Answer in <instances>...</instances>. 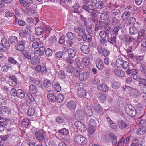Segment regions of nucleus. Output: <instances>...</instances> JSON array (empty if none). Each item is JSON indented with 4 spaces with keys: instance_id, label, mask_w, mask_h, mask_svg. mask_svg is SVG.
<instances>
[{
    "instance_id": "1",
    "label": "nucleus",
    "mask_w": 146,
    "mask_h": 146,
    "mask_svg": "<svg viewBox=\"0 0 146 146\" xmlns=\"http://www.w3.org/2000/svg\"><path fill=\"white\" fill-rule=\"evenodd\" d=\"M81 71L80 68L77 67L75 68L74 75L75 77L78 78L80 81H85L89 77L90 71H85L81 73Z\"/></svg>"
},
{
    "instance_id": "2",
    "label": "nucleus",
    "mask_w": 146,
    "mask_h": 146,
    "mask_svg": "<svg viewBox=\"0 0 146 146\" xmlns=\"http://www.w3.org/2000/svg\"><path fill=\"white\" fill-rule=\"evenodd\" d=\"M125 111L127 115L131 116H134L137 112L134 107L131 105H127L125 107Z\"/></svg>"
},
{
    "instance_id": "3",
    "label": "nucleus",
    "mask_w": 146,
    "mask_h": 146,
    "mask_svg": "<svg viewBox=\"0 0 146 146\" xmlns=\"http://www.w3.org/2000/svg\"><path fill=\"white\" fill-rule=\"evenodd\" d=\"M74 140L77 143L82 145H86L87 144V139L83 136L79 135H76L74 137Z\"/></svg>"
},
{
    "instance_id": "4",
    "label": "nucleus",
    "mask_w": 146,
    "mask_h": 146,
    "mask_svg": "<svg viewBox=\"0 0 146 146\" xmlns=\"http://www.w3.org/2000/svg\"><path fill=\"white\" fill-rule=\"evenodd\" d=\"M125 90L126 91L128 92V93L130 96L134 97L138 96L139 94L137 91L129 86H126Z\"/></svg>"
},
{
    "instance_id": "5",
    "label": "nucleus",
    "mask_w": 146,
    "mask_h": 146,
    "mask_svg": "<svg viewBox=\"0 0 146 146\" xmlns=\"http://www.w3.org/2000/svg\"><path fill=\"white\" fill-rule=\"evenodd\" d=\"M74 125L76 128L80 131L84 132L86 131V128L85 125L81 122L79 121H76Z\"/></svg>"
},
{
    "instance_id": "6",
    "label": "nucleus",
    "mask_w": 146,
    "mask_h": 146,
    "mask_svg": "<svg viewBox=\"0 0 146 146\" xmlns=\"http://www.w3.org/2000/svg\"><path fill=\"white\" fill-rule=\"evenodd\" d=\"M103 5V3L102 1L97 3L96 0H94L93 1H92V7H93L92 8V9L95 8L100 9L102 8Z\"/></svg>"
},
{
    "instance_id": "7",
    "label": "nucleus",
    "mask_w": 146,
    "mask_h": 146,
    "mask_svg": "<svg viewBox=\"0 0 146 146\" xmlns=\"http://www.w3.org/2000/svg\"><path fill=\"white\" fill-rule=\"evenodd\" d=\"M77 93L78 96L82 98H85L86 95V92L83 88H79L78 89Z\"/></svg>"
},
{
    "instance_id": "8",
    "label": "nucleus",
    "mask_w": 146,
    "mask_h": 146,
    "mask_svg": "<svg viewBox=\"0 0 146 146\" xmlns=\"http://www.w3.org/2000/svg\"><path fill=\"white\" fill-rule=\"evenodd\" d=\"M35 135L37 139L39 142H42L45 139L43 133L40 131H36L35 133Z\"/></svg>"
},
{
    "instance_id": "9",
    "label": "nucleus",
    "mask_w": 146,
    "mask_h": 146,
    "mask_svg": "<svg viewBox=\"0 0 146 146\" xmlns=\"http://www.w3.org/2000/svg\"><path fill=\"white\" fill-rule=\"evenodd\" d=\"M76 103L73 101H70L68 102L67 104V108L72 111H74L76 107Z\"/></svg>"
},
{
    "instance_id": "10",
    "label": "nucleus",
    "mask_w": 146,
    "mask_h": 146,
    "mask_svg": "<svg viewBox=\"0 0 146 146\" xmlns=\"http://www.w3.org/2000/svg\"><path fill=\"white\" fill-rule=\"evenodd\" d=\"M42 44V42L39 38H36L35 41L33 43L32 47L35 49H36L39 48V46Z\"/></svg>"
},
{
    "instance_id": "11",
    "label": "nucleus",
    "mask_w": 146,
    "mask_h": 146,
    "mask_svg": "<svg viewBox=\"0 0 146 146\" xmlns=\"http://www.w3.org/2000/svg\"><path fill=\"white\" fill-rule=\"evenodd\" d=\"M29 91L30 93L32 94H35L38 92V90L35 86L31 84L30 85L29 88Z\"/></svg>"
},
{
    "instance_id": "12",
    "label": "nucleus",
    "mask_w": 146,
    "mask_h": 146,
    "mask_svg": "<svg viewBox=\"0 0 146 146\" xmlns=\"http://www.w3.org/2000/svg\"><path fill=\"white\" fill-rule=\"evenodd\" d=\"M64 53L62 51H59L57 52L54 54V59L57 61L60 60L63 57Z\"/></svg>"
},
{
    "instance_id": "13",
    "label": "nucleus",
    "mask_w": 146,
    "mask_h": 146,
    "mask_svg": "<svg viewBox=\"0 0 146 146\" xmlns=\"http://www.w3.org/2000/svg\"><path fill=\"white\" fill-rule=\"evenodd\" d=\"M22 124L23 127L26 128L30 125L31 123L29 119L27 117H25L22 120Z\"/></svg>"
},
{
    "instance_id": "14",
    "label": "nucleus",
    "mask_w": 146,
    "mask_h": 146,
    "mask_svg": "<svg viewBox=\"0 0 146 146\" xmlns=\"http://www.w3.org/2000/svg\"><path fill=\"white\" fill-rule=\"evenodd\" d=\"M8 41L9 43L13 45H15L18 42L17 37L15 36L10 37L9 38Z\"/></svg>"
},
{
    "instance_id": "15",
    "label": "nucleus",
    "mask_w": 146,
    "mask_h": 146,
    "mask_svg": "<svg viewBox=\"0 0 146 146\" xmlns=\"http://www.w3.org/2000/svg\"><path fill=\"white\" fill-rule=\"evenodd\" d=\"M128 126L129 124L123 120H121L118 122V126L120 129H125L128 127Z\"/></svg>"
},
{
    "instance_id": "16",
    "label": "nucleus",
    "mask_w": 146,
    "mask_h": 146,
    "mask_svg": "<svg viewBox=\"0 0 146 146\" xmlns=\"http://www.w3.org/2000/svg\"><path fill=\"white\" fill-rule=\"evenodd\" d=\"M96 66L98 68L101 70L104 68V64L103 61L101 59H98L96 63Z\"/></svg>"
},
{
    "instance_id": "17",
    "label": "nucleus",
    "mask_w": 146,
    "mask_h": 146,
    "mask_svg": "<svg viewBox=\"0 0 146 146\" xmlns=\"http://www.w3.org/2000/svg\"><path fill=\"white\" fill-rule=\"evenodd\" d=\"M98 89L103 92H106L108 90V86L105 84H101L97 87Z\"/></svg>"
},
{
    "instance_id": "18",
    "label": "nucleus",
    "mask_w": 146,
    "mask_h": 146,
    "mask_svg": "<svg viewBox=\"0 0 146 146\" xmlns=\"http://www.w3.org/2000/svg\"><path fill=\"white\" fill-rule=\"evenodd\" d=\"M20 2L21 5L27 7L32 3V1L31 0H20Z\"/></svg>"
},
{
    "instance_id": "19",
    "label": "nucleus",
    "mask_w": 146,
    "mask_h": 146,
    "mask_svg": "<svg viewBox=\"0 0 146 146\" xmlns=\"http://www.w3.org/2000/svg\"><path fill=\"white\" fill-rule=\"evenodd\" d=\"M114 73L117 76L123 77L125 75V72L117 69H115L113 70Z\"/></svg>"
},
{
    "instance_id": "20",
    "label": "nucleus",
    "mask_w": 146,
    "mask_h": 146,
    "mask_svg": "<svg viewBox=\"0 0 146 146\" xmlns=\"http://www.w3.org/2000/svg\"><path fill=\"white\" fill-rule=\"evenodd\" d=\"M81 51L86 54H88L90 51V49L88 46L86 45H82L80 48Z\"/></svg>"
},
{
    "instance_id": "21",
    "label": "nucleus",
    "mask_w": 146,
    "mask_h": 146,
    "mask_svg": "<svg viewBox=\"0 0 146 146\" xmlns=\"http://www.w3.org/2000/svg\"><path fill=\"white\" fill-rule=\"evenodd\" d=\"M136 133L139 135H143L146 133L145 127H141L136 131Z\"/></svg>"
},
{
    "instance_id": "22",
    "label": "nucleus",
    "mask_w": 146,
    "mask_h": 146,
    "mask_svg": "<svg viewBox=\"0 0 146 146\" xmlns=\"http://www.w3.org/2000/svg\"><path fill=\"white\" fill-rule=\"evenodd\" d=\"M82 63L85 66H89L91 64L90 59L87 57H85L82 59Z\"/></svg>"
},
{
    "instance_id": "23",
    "label": "nucleus",
    "mask_w": 146,
    "mask_h": 146,
    "mask_svg": "<svg viewBox=\"0 0 146 146\" xmlns=\"http://www.w3.org/2000/svg\"><path fill=\"white\" fill-rule=\"evenodd\" d=\"M30 62L32 64L35 65L40 63V59L39 58L34 57L31 59Z\"/></svg>"
},
{
    "instance_id": "24",
    "label": "nucleus",
    "mask_w": 146,
    "mask_h": 146,
    "mask_svg": "<svg viewBox=\"0 0 146 146\" xmlns=\"http://www.w3.org/2000/svg\"><path fill=\"white\" fill-rule=\"evenodd\" d=\"M35 33L36 35H40L44 33V31L42 28L37 27L35 29Z\"/></svg>"
},
{
    "instance_id": "25",
    "label": "nucleus",
    "mask_w": 146,
    "mask_h": 146,
    "mask_svg": "<svg viewBox=\"0 0 146 146\" xmlns=\"http://www.w3.org/2000/svg\"><path fill=\"white\" fill-rule=\"evenodd\" d=\"M16 96L20 99L23 98L25 96L24 92L22 89H18L17 90V93Z\"/></svg>"
},
{
    "instance_id": "26",
    "label": "nucleus",
    "mask_w": 146,
    "mask_h": 146,
    "mask_svg": "<svg viewBox=\"0 0 146 146\" xmlns=\"http://www.w3.org/2000/svg\"><path fill=\"white\" fill-rule=\"evenodd\" d=\"M59 133L63 136L65 137L69 134V131L66 128H64L60 130Z\"/></svg>"
},
{
    "instance_id": "27",
    "label": "nucleus",
    "mask_w": 146,
    "mask_h": 146,
    "mask_svg": "<svg viewBox=\"0 0 146 146\" xmlns=\"http://www.w3.org/2000/svg\"><path fill=\"white\" fill-rule=\"evenodd\" d=\"M3 52H6L9 47V43L7 41H5L3 43L2 42Z\"/></svg>"
},
{
    "instance_id": "28",
    "label": "nucleus",
    "mask_w": 146,
    "mask_h": 146,
    "mask_svg": "<svg viewBox=\"0 0 146 146\" xmlns=\"http://www.w3.org/2000/svg\"><path fill=\"white\" fill-rule=\"evenodd\" d=\"M48 99L52 102H54L56 100V97L55 95L52 93H49L47 95Z\"/></svg>"
},
{
    "instance_id": "29",
    "label": "nucleus",
    "mask_w": 146,
    "mask_h": 146,
    "mask_svg": "<svg viewBox=\"0 0 146 146\" xmlns=\"http://www.w3.org/2000/svg\"><path fill=\"white\" fill-rule=\"evenodd\" d=\"M126 72L128 74H131L132 76L135 75H137L138 73V71L135 69H133L131 70L128 69L127 70Z\"/></svg>"
},
{
    "instance_id": "30",
    "label": "nucleus",
    "mask_w": 146,
    "mask_h": 146,
    "mask_svg": "<svg viewBox=\"0 0 146 146\" xmlns=\"http://www.w3.org/2000/svg\"><path fill=\"white\" fill-rule=\"evenodd\" d=\"M74 30L76 33L79 34L84 33L85 31L84 27H81L78 26L75 27Z\"/></svg>"
},
{
    "instance_id": "31",
    "label": "nucleus",
    "mask_w": 146,
    "mask_h": 146,
    "mask_svg": "<svg viewBox=\"0 0 146 146\" xmlns=\"http://www.w3.org/2000/svg\"><path fill=\"white\" fill-rule=\"evenodd\" d=\"M139 37H142L143 39H146V32L144 29H141L138 33Z\"/></svg>"
},
{
    "instance_id": "32",
    "label": "nucleus",
    "mask_w": 146,
    "mask_h": 146,
    "mask_svg": "<svg viewBox=\"0 0 146 146\" xmlns=\"http://www.w3.org/2000/svg\"><path fill=\"white\" fill-rule=\"evenodd\" d=\"M110 137L113 144H115L117 141L116 136L113 134H111L110 135Z\"/></svg>"
},
{
    "instance_id": "33",
    "label": "nucleus",
    "mask_w": 146,
    "mask_h": 146,
    "mask_svg": "<svg viewBox=\"0 0 146 146\" xmlns=\"http://www.w3.org/2000/svg\"><path fill=\"white\" fill-rule=\"evenodd\" d=\"M116 36H114L113 37H111L110 39L108 36L107 39L108 42L113 45H115L116 44Z\"/></svg>"
},
{
    "instance_id": "34",
    "label": "nucleus",
    "mask_w": 146,
    "mask_h": 146,
    "mask_svg": "<svg viewBox=\"0 0 146 146\" xmlns=\"http://www.w3.org/2000/svg\"><path fill=\"white\" fill-rule=\"evenodd\" d=\"M66 70L67 72L72 73L74 70V66L72 65L68 64L66 67Z\"/></svg>"
},
{
    "instance_id": "35",
    "label": "nucleus",
    "mask_w": 146,
    "mask_h": 146,
    "mask_svg": "<svg viewBox=\"0 0 146 146\" xmlns=\"http://www.w3.org/2000/svg\"><path fill=\"white\" fill-rule=\"evenodd\" d=\"M68 54L69 56L71 58L74 57L76 55L75 51L74 50L69 48L68 50Z\"/></svg>"
},
{
    "instance_id": "36",
    "label": "nucleus",
    "mask_w": 146,
    "mask_h": 146,
    "mask_svg": "<svg viewBox=\"0 0 146 146\" xmlns=\"http://www.w3.org/2000/svg\"><path fill=\"white\" fill-rule=\"evenodd\" d=\"M80 16L81 19L82 21L84 22V24L85 26H86L87 27H89V25H91L90 22L91 21V18H89L88 19V21L90 23V24H89V23H88L87 22H86V19L82 15H81Z\"/></svg>"
},
{
    "instance_id": "37",
    "label": "nucleus",
    "mask_w": 146,
    "mask_h": 146,
    "mask_svg": "<svg viewBox=\"0 0 146 146\" xmlns=\"http://www.w3.org/2000/svg\"><path fill=\"white\" fill-rule=\"evenodd\" d=\"M64 96L62 94H59L57 96L56 99L58 102H61L63 100Z\"/></svg>"
},
{
    "instance_id": "38",
    "label": "nucleus",
    "mask_w": 146,
    "mask_h": 146,
    "mask_svg": "<svg viewBox=\"0 0 146 146\" xmlns=\"http://www.w3.org/2000/svg\"><path fill=\"white\" fill-rule=\"evenodd\" d=\"M35 112V110L34 108H30L28 110L27 113L29 116H32L34 115Z\"/></svg>"
},
{
    "instance_id": "39",
    "label": "nucleus",
    "mask_w": 146,
    "mask_h": 146,
    "mask_svg": "<svg viewBox=\"0 0 146 146\" xmlns=\"http://www.w3.org/2000/svg\"><path fill=\"white\" fill-rule=\"evenodd\" d=\"M66 35L68 38L71 40H73L76 38L75 35L71 32H68Z\"/></svg>"
},
{
    "instance_id": "40",
    "label": "nucleus",
    "mask_w": 146,
    "mask_h": 146,
    "mask_svg": "<svg viewBox=\"0 0 146 146\" xmlns=\"http://www.w3.org/2000/svg\"><path fill=\"white\" fill-rule=\"evenodd\" d=\"M138 82L139 86L141 87L146 86V80L141 78Z\"/></svg>"
},
{
    "instance_id": "41",
    "label": "nucleus",
    "mask_w": 146,
    "mask_h": 146,
    "mask_svg": "<svg viewBox=\"0 0 146 146\" xmlns=\"http://www.w3.org/2000/svg\"><path fill=\"white\" fill-rule=\"evenodd\" d=\"M24 12L25 14L28 16H31L34 14L35 10H24Z\"/></svg>"
},
{
    "instance_id": "42",
    "label": "nucleus",
    "mask_w": 146,
    "mask_h": 146,
    "mask_svg": "<svg viewBox=\"0 0 146 146\" xmlns=\"http://www.w3.org/2000/svg\"><path fill=\"white\" fill-rule=\"evenodd\" d=\"M51 85V83L48 80H44L43 81V86L45 87L48 88Z\"/></svg>"
},
{
    "instance_id": "43",
    "label": "nucleus",
    "mask_w": 146,
    "mask_h": 146,
    "mask_svg": "<svg viewBox=\"0 0 146 146\" xmlns=\"http://www.w3.org/2000/svg\"><path fill=\"white\" fill-rule=\"evenodd\" d=\"M53 53L52 50L50 48H47L45 50V54L48 57L52 55Z\"/></svg>"
},
{
    "instance_id": "44",
    "label": "nucleus",
    "mask_w": 146,
    "mask_h": 146,
    "mask_svg": "<svg viewBox=\"0 0 146 146\" xmlns=\"http://www.w3.org/2000/svg\"><path fill=\"white\" fill-rule=\"evenodd\" d=\"M85 111L86 115L89 117L91 116V109L90 106H88L85 109Z\"/></svg>"
},
{
    "instance_id": "45",
    "label": "nucleus",
    "mask_w": 146,
    "mask_h": 146,
    "mask_svg": "<svg viewBox=\"0 0 146 146\" xmlns=\"http://www.w3.org/2000/svg\"><path fill=\"white\" fill-rule=\"evenodd\" d=\"M54 87L55 90L57 92H59L61 90V87L60 84L58 82L54 83Z\"/></svg>"
},
{
    "instance_id": "46",
    "label": "nucleus",
    "mask_w": 146,
    "mask_h": 146,
    "mask_svg": "<svg viewBox=\"0 0 146 146\" xmlns=\"http://www.w3.org/2000/svg\"><path fill=\"white\" fill-rule=\"evenodd\" d=\"M129 33L131 35H134L137 32V29L134 27H131L129 29Z\"/></svg>"
},
{
    "instance_id": "47",
    "label": "nucleus",
    "mask_w": 146,
    "mask_h": 146,
    "mask_svg": "<svg viewBox=\"0 0 146 146\" xmlns=\"http://www.w3.org/2000/svg\"><path fill=\"white\" fill-rule=\"evenodd\" d=\"M120 85V83L119 82L113 81L112 83V87L114 89H117L119 87Z\"/></svg>"
},
{
    "instance_id": "48",
    "label": "nucleus",
    "mask_w": 146,
    "mask_h": 146,
    "mask_svg": "<svg viewBox=\"0 0 146 146\" xmlns=\"http://www.w3.org/2000/svg\"><path fill=\"white\" fill-rule=\"evenodd\" d=\"M139 141L138 139H135L133 141V143H132L131 146H143L142 144H139Z\"/></svg>"
},
{
    "instance_id": "49",
    "label": "nucleus",
    "mask_w": 146,
    "mask_h": 146,
    "mask_svg": "<svg viewBox=\"0 0 146 146\" xmlns=\"http://www.w3.org/2000/svg\"><path fill=\"white\" fill-rule=\"evenodd\" d=\"M30 81L31 82L34 83L36 85H38L39 83V80L36 78L31 77Z\"/></svg>"
},
{
    "instance_id": "50",
    "label": "nucleus",
    "mask_w": 146,
    "mask_h": 146,
    "mask_svg": "<svg viewBox=\"0 0 146 146\" xmlns=\"http://www.w3.org/2000/svg\"><path fill=\"white\" fill-rule=\"evenodd\" d=\"M15 48L19 51H22L25 49V46L19 43L18 44L15 46Z\"/></svg>"
},
{
    "instance_id": "51",
    "label": "nucleus",
    "mask_w": 146,
    "mask_h": 146,
    "mask_svg": "<svg viewBox=\"0 0 146 146\" xmlns=\"http://www.w3.org/2000/svg\"><path fill=\"white\" fill-rule=\"evenodd\" d=\"M7 101V99L5 97L2 96L0 98V105H5Z\"/></svg>"
},
{
    "instance_id": "52",
    "label": "nucleus",
    "mask_w": 146,
    "mask_h": 146,
    "mask_svg": "<svg viewBox=\"0 0 146 146\" xmlns=\"http://www.w3.org/2000/svg\"><path fill=\"white\" fill-rule=\"evenodd\" d=\"M99 35L101 38L105 39L107 35L108 36V33L105 31H101L100 32Z\"/></svg>"
},
{
    "instance_id": "53",
    "label": "nucleus",
    "mask_w": 146,
    "mask_h": 146,
    "mask_svg": "<svg viewBox=\"0 0 146 146\" xmlns=\"http://www.w3.org/2000/svg\"><path fill=\"white\" fill-rule=\"evenodd\" d=\"M123 61L121 59H118L116 62V65L118 68H121L122 65Z\"/></svg>"
},
{
    "instance_id": "54",
    "label": "nucleus",
    "mask_w": 146,
    "mask_h": 146,
    "mask_svg": "<svg viewBox=\"0 0 146 146\" xmlns=\"http://www.w3.org/2000/svg\"><path fill=\"white\" fill-rule=\"evenodd\" d=\"M95 110L99 113L103 111V109L99 104L95 105L94 107Z\"/></svg>"
},
{
    "instance_id": "55",
    "label": "nucleus",
    "mask_w": 146,
    "mask_h": 146,
    "mask_svg": "<svg viewBox=\"0 0 146 146\" xmlns=\"http://www.w3.org/2000/svg\"><path fill=\"white\" fill-rule=\"evenodd\" d=\"M22 54L24 56V57H25L28 60H30L31 59V57L29 54V52L27 51H23L22 52Z\"/></svg>"
},
{
    "instance_id": "56",
    "label": "nucleus",
    "mask_w": 146,
    "mask_h": 146,
    "mask_svg": "<svg viewBox=\"0 0 146 146\" xmlns=\"http://www.w3.org/2000/svg\"><path fill=\"white\" fill-rule=\"evenodd\" d=\"M136 21V19L135 18L131 17L128 20L129 24V25H133Z\"/></svg>"
},
{
    "instance_id": "57",
    "label": "nucleus",
    "mask_w": 146,
    "mask_h": 146,
    "mask_svg": "<svg viewBox=\"0 0 146 146\" xmlns=\"http://www.w3.org/2000/svg\"><path fill=\"white\" fill-rule=\"evenodd\" d=\"M17 80H9L8 83L9 85L13 87L15 86L17 84Z\"/></svg>"
},
{
    "instance_id": "58",
    "label": "nucleus",
    "mask_w": 146,
    "mask_h": 146,
    "mask_svg": "<svg viewBox=\"0 0 146 146\" xmlns=\"http://www.w3.org/2000/svg\"><path fill=\"white\" fill-rule=\"evenodd\" d=\"M96 123L94 120L92 119V132L94 133L96 130Z\"/></svg>"
},
{
    "instance_id": "59",
    "label": "nucleus",
    "mask_w": 146,
    "mask_h": 146,
    "mask_svg": "<svg viewBox=\"0 0 146 146\" xmlns=\"http://www.w3.org/2000/svg\"><path fill=\"white\" fill-rule=\"evenodd\" d=\"M65 61L67 63L70 64V65H72L74 63V60L73 59L70 58L69 57L66 58Z\"/></svg>"
},
{
    "instance_id": "60",
    "label": "nucleus",
    "mask_w": 146,
    "mask_h": 146,
    "mask_svg": "<svg viewBox=\"0 0 146 146\" xmlns=\"http://www.w3.org/2000/svg\"><path fill=\"white\" fill-rule=\"evenodd\" d=\"M58 77L61 78H63L65 77V74L62 70H60L58 74Z\"/></svg>"
},
{
    "instance_id": "61",
    "label": "nucleus",
    "mask_w": 146,
    "mask_h": 146,
    "mask_svg": "<svg viewBox=\"0 0 146 146\" xmlns=\"http://www.w3.org/2000/svg\"><path fill=\"white\" fill-rule=\"evenodd\" d=\"M14 13L11 11H6L5 13V15L6 17H11L13 16Z\"/></svg>"
},
{
    "instance_id": "62",
    "label": "nucleus",
    "mask_w": 146,
    "mask_h": 146,
    "mask_svg": "<svg viewBox=\"0 0 146 146\" xmlns=\"http://www.w3.org/2000/svg\"><path fill=\"white\" fill-rule=\"evenodd\" d=\"M56 121L59 123H62L64 121V119L61 116H58L56 119Z\"/></svg>"
},
{
    "instance_id": "63",
    "label": "nucleus",
    "mask_w": 146,
    "mask_h": 146,
    "mask_svg": "<svg viewBox=\"0 0 146 146\" xmlns=\"http://www.w3.org/2000/svg\"><path fill=\"white\" fill-rule=\"evenodd\" d=\"M138 121L139 124L141 125L142 127H145L146 125V121L143 119L139 120Z\"/></svg>"
},
{
    "instance_id": "64",
    "label": "nucleus",
    "mask_w": 146,
    "mask_h": 146,
    "mask_svg": "<svg viewBox=\"0 0 146 146\" xmlns=\"http://www.w3.org/2000/svg\"><path fill=\"white\" fill-rule=\"evenodd\" d=\"M10 93L12 96H15L17 95V91L15 88H13L11 90Z\"/></svg>"
}]
</instances>
